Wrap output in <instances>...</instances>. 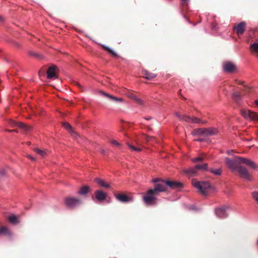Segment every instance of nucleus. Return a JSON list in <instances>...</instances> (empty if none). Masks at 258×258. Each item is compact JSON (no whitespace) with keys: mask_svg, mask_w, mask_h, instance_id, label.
Wrapping results in <instances>:
<instances>
[{"mask_svg":"<svg viewBox=\"0 0 258 258\" xmlns=\"http://www.w3.org/2000/svg\"><path fill=\"white\" fill-rule=\"evenodd\" d=\"M152 182L155 183V186L154 188L152 189L158 195L159 192L166 191L167 186H168L172 189H177L180 188L182 186V183L179 182L163 180L159 178L153 179L152 180Z\"/></svg>","mask_w":258,"mask_h":258,"instance_id":"nucleus-1","label":"nucleus"},{"mask_svg":"<svg viewBox=\"0 0 258 258\" xmlns=\"http://www.w3.org/2000/svg\"><path fill=\"white\" fill-rule=\"evenodd\" d=\"M158 195L152 189L147 190L146 194L143 196V199L146 204L148 205H154L156 204Z\"/></svg>","mask_w":258,"mask_h":258,"instance_id":"nucleus-2","label":"nucleus"},{"mask_svg":"<svg viewBox=\"0 0 258 258\" xmlns=\"http://www.w3.org/2000/svg\"><path fill=\"white\" fill-rule=\"evenodd\" d=\"M175 115L176 117L181 120L185 121L189 123H206L207 121H202L200 118L195 116H189L186 114H181L178 112H176Z\"/></svg>","mask_w":258,"mask_h":258,"instance_id":"nucleus-3","label":"nucleus"},{"mask_svg":"<svg viewBox=\"0 0 258 258\" xmlns=\"http://www.w3.org/2000/svg\"><path fill=\"white\" fill-rule=\"evenodd\" d=\"M238 157H239L238 156L235 157L233 159H231L227 157L225 158V162L226 166L232 171H236L237 167L239 166V164H240V163Z\"/></svg>","mask_w":258,"mask_h":258,"instance_id":"nucleus-4","label":"nucleus"},{"mask_svg":"<svg viewBox=\"0 0 258 258\" xmlns=\"http://www.w3.org/2000/svg\"><path fill=\"white\" fill-rule=\"evenodd\" d=\"M195 186L199 189V191L203 195L207 194V190L211 187V184L209 182L198 181L194 183Z\"/></svg>","mask_w":258,"mask_h":258,"instance_id":"nucleus-5","label":"nucleus"},{"mask_svg":"<svg viewBox=\"0 0 258 258\" xmlns=\"http://www.w3.org/2000/svg\"><path fill=\"white\" fill-rule=\"evenodd\" d=\"M222 68L223 71L227 73L232 74L237 71L236 64L229 61H226L223 63Z\"/></svg>","mask_w":258,"mask_h":258,"instance_id":"nucleus-6","label":"nucleus"},{"mask_svg":"<svg viewBox=\"0 0 258 258\" xmlns=\"http://www.w3.org/2000/svg\"><path fill=\"white\" fill-rule=\"evenodd\" d=\"M107 197L106 192L102 190H96L94 192V196H92V199L95 203H101L106 199Z\"/></svg>","mask_w":258,"mask_h":258,"instance_id":"nucleus-7","label":"nucleus"},{"mask_svg":"<svg viewBox=\"0 0 258 258\" xmlns=\"http://www.w3.org/2000/svg\"><path fill=\"white\" fill-rule=\"evenodd\" d=\"M229 207L227 206H223L215 209V214L216 216L220 218H225L228 216L227 210Z\"/></svg>","mask_w":258,"mask_h":258,"instance_id":"nucleus-8","label":"nucleus"},{"mask_svg":"<svg viewBox=\"0 0 258 258\" xmlns=\"http://www.w3.org/2000/svg\"><path fill=\"white\" fill-rule=\"evenodd\" d=\"M236 171H237L240 176L246 180H249L251 179L250 173L246 168L242 166H239Z\"/></svg>","mask_w":258,"mask_h":258,"instance_id":"nucleus-9","label":"nucleus"},{"mask_svg":"<svg viewBox=\"0 0 258 258\" xmlns=\"http://www.w3.org/2000/svg\"><path fill=\"white\" fill-rule=\"evenodd\" d=\"M65 204L67 207L72 208L79 205L81 204V201L77 198H68L66 199Z\"/></svg>","mask_w":258,"mask_h":258,"instance_id":"nucleus-10","label":"nucleus"},{"mask_svg":"<svg viewBox=\"0 0 258 258\" xmlns=\"http://www.w3.org/2000/svg\"><path fill=\"white\" fill-rule=\"evenodd\" d=\"M241 114L245 118H249L253 120H258V113L251 110H242L241 111Z\"/></svg>","mask_w":258,"mask_h":258,"instance_id":"nucleus-11","label":"nucleus"},{"mask_svg":"<svg viewBox=\"0 0 258 258\" xmlns=\"http://www.w3.org/2000/svg\"><path fill=\"white\" fill-rule=\"evenodd\" d=\"M116 200L121 203H126L132 201V198L123 193H118L114 195Z\"/></svg>","mask_w":258,"mask_h":258,"instance_id":"nucleus-12","label":"nucleus"},{"mask_svg":"<svg viewBox=\"0 0 258 258\" xmlns=\"http://www.w3.org/2000/svg\"><path fill=\"white\" fill-rule=\"evenodd\" d=\"M246 28V23L241 22L234 27V30L238 35L243 34Z\"/></svg>","mask_w":258,"mask_h":258,"instance_id":"nucleus-13","label":"nucleus"},{"mask_svg":"<svg viewBox=\"0 0 258 258\" xmlns=\"http://www.w3.org/2000/svg\"><path fill=\"white\" fill-rule=\"evenodd\" d=\"M9 124L13 127L18 126L26 132L29 131L30 130L29 126L26 125L21 122H16L13 120H10L9 121Z\"/></svg>","mask_w":258,"mask_h":258,"instance_id":"nucleus-14","label":"nucleus"},{"mask_svg":"<svg viewBox=\"0 0 258 258\" xmlns=\"http://www.w3.org/2000/svg\"><path fill=\"white\" fill-rule=\"evenodd\" d=\"M217 133V130L214 127L203 128V136H213L216 135Z\"/></svg>","mask_w":258,"mask_h":258,"instance_id":"nucleus-15","label":"nucleus"},{"mask_svg":"<svg viewBox=\"0 0 258 258\" xmlns=\"http://www.w3.org/2000/svg\"><path fill=\"white\" fill-rule=\"evenodd\" d=\"M238 159L239 160L240 164L243 163L248 166L249 167H251L252 169H255L256 168V165L255 163L251 160H250L246 158H241L240 157H238Z\"/></svg>","mask_w":258,"mask_h":258,"instance_id":"nucleus-16","label":"nucleus"},{"mask_svg":"<svg viewBox=\"0 0 258 258\" xmlns=\"http://www.w3.org/2000/svg\"><path fill=\"white\" fill-rule=\"evenodd\" d=\"M238 159L239 160L240 164L243 163L248 166L249 167H251L252 169H255L256 168V165L255 163L251 160H250L246 158H241L240 157H238Z\"/></svg>","mask_w":258,"mask_h":258,"instance_id":"nucleus-17","label":"nucleus"},{"mask_svg":"<svg viewBox=\"0 0 258 258\" xmlns=\"http://www.w3.org/2000/svg\"><path fill=\"white\" fill-rule=\"evenodd\" d=\"M56 67L55 66H50L47 71V77L48 79H52L53 78H56Z\"/></svg>","mask_w":258,"mask_h":258,"instance_id":"nucleus-18","label":"nucleus"},{"mask_svg":"<svg viewBox=\"0 0 258 258\" xmlns=\"http://www.w3.org/2000/svg\"><path fill=\"white\" fill-rule=\"evenodd\" d=\"M127 96L130 98L134 100L137 103L141 105L144 104L143 101L140 98H139L138 96H137L134 93V92H132L128 93Z\"/></svg>","mask_w":258,"mask_h":258,"instance_id":"nucleus-19","label":"nucleus"},{"mask_svg":"<svg viewBox=\"0 0 258 258\" xmlns=\"http://www.w3.org/2000/svg\"><path fill=\"white\" fill-rule=\"evenodd\" d=\"M142 74H143V77L144 78H145L146 79H147V80H149L155 78L157 76V75L156 74H154V73H153L151 72H149V71H148L146 70H143Z\"/></svg>","mask_w":258,"mask_h":258,"instance_id":"nucleus-20","label":"nucleus"},{"mask_svg":"<svg viewBox=\"0 0 258 258\" xmlns=\"http://www.w3.org/2000/svg\"><path fill=\"white\" fill-rule=\"evenodd\" d=\"M184 172L190 176H193L197 175L198 170L197 168H196V166H195V167H191L189 168V169L184 170Z\"/></svg>","mask_w":258,"mask_h":258,"instance_id":"nucleus-21","label":"nucleus"},{"mask_svg":"<svg viewBox=\"0 0 258 258\" xmlns=\"http://www.w3.org/2000/svg\"><path fill=\"white\" fill-rule=\"evenodd\" d=\"M242 95L239 92H234L232 94V98L233 100L238 104H240Z\"/></svg>","mask_w":258,"mask_h":258,"instance_id":"nucleus-22","label":"nucleus"},{"mask_svg":"<svg viewBox=\"0 0 258 258\" xmlns=\"http://www.w3.org/2000/svg\"><path fill=\"white\" fill-rule=\"evenodd\" d=\"M203 157H198L191 159V161L194 163L197 162H202L204 159H208L209 157L206 154H202Z\"/></svg>","mask_w":258,"mask_h":258,"instance_id":"nucleus-23","label":"nucleus"},{"mask_svg":"<svg viewBox=\"0 0 258 258\" xmlns=\"http://www.w3.org/2000/svg\"><path fill=\"white\" fill-rule=\"evenodd\" d=\"M63 125L67 130L71 132V133L72 134V136H73L74 137H76V136H78V135L76 133L72 131V126L69 123L64 122Z\"/></svg>","mask_w":258,"mask_h":258,"instance_id":"nucleus-24","label":"nucleus"},{"mask_svg":"<svg viewBox=\"0 0 258 258\" xmlns=\"http://www.w3.org/2000/svg\"><path fill=\"white\" fill-rule=\"evenodd\" d=\"M89 190V187L88 186H82L78 191V194L81 195H87Z\"/></svg>","mask_w":258,"mask_h":258,"instance_id":"nucleus-25","label":"nucleus"},{"mask_svg":"<svg viewBox=\"0 0 258 258\" xmlns=\"http://www.w3.org/2000/svg\"><path fill=\"white\" fill-rule=\"evenodd\" d=\"M250 50L251 53H258V43L254 42L251 44L250 46Z\"/></svg>","mask_w":258,"mask_h":258,"instance_id":"nucleus-26","label":"nucleus"},{"mask_svg":"<svg viewBox=\"0 0 258 258\" xmlns=\"http://www.w3.org/2000/svg\"><path fill=\"white\" fill-rule=\"evenodd\" d=\"M33 150L36 153L42 157H44L46 155V153L45 150H42L37 148H35Z\"/></svg>","mask_w":258,"mask_h":258,"instance_id":"nucleus-27","label":"nucleus"},{"mask_svg":"<svg viewBox=\"0 0 258 258\" xmlns=\"http://www.w3.org/2000/svg\"><path fill=\"white\" fill-rule=\"evenodd\" d=\"M95 180L96 182L102 187H108L110 186L108 183H105L103 180L100 178H96Z\"/></svg>","mask_w":258,"mask_h":258,"instance_id":"nucleus-28","label":"nucleus"},{"mask_svg":"<svg viewBox=\"0 0 258 258\" xmlns=\"http://www.w3.org/2000/svg\"><path fill=\"white\" fill-rule=\"evenodd\" d=\"M197 170H203L207 171L208 170V164L207 163H205L203 164H198L196 165Z\"/></svg>","mask_w":258,"mask_h":258,"instance_id":"nucleus-29","label":"nucleus"},{"mask_svg":"<svg viewBox=\"0 0 258 258\" xmlns=\"http://www.w3.org/2000/svg\"><path fill=\"white\" fill-rule=\"evenodd\" d=\"M209 171L215 175H220L222 173V169L221 168L218 169H213L211 168Z\"/></svg>","mask_w":258,"mask_h":258,"instance_id":"nucleus-30","label":"nucleus"},{"mask_svg":"<svg viewBox=\"0 0 258 258\" xmlns=\"http://www.w3.org/2000/svg\"><path fill=\"white\" fill-rule=\"evenodd\" d=\"M192 135L194 136H203V128H197L192 131Z\"/></svg>","mask_w":258,"mask_h":258,"instance_id":"nucleus-31","label":"nucleus"},{"mask_svg":"<svg viewBox=\"0 0 258 258\" xmlns=\"http://www.w3.org/2000/svg\"><path fill=\"white\" fill-rule=\"evenodd\" d=\"M98 94L105 98H109L111 100H113V96L112 95H109V94H107V93H105L102 91H99L98 92Z\"/></svg>","mask_w":258,"mask_h":258,"instance_id":"nucleus-32","label":"nucleus"},{"mask_svg":"<svg viewBox=\"0 0 258 258\" xmlns=\"http://www.w3.org/2000/svg\"><path fill=\"white\" fill-rule=\"evenodd\" d=\"M9 220L10 222L12 224H16L18 222L17 217L14 215H11L9 217Z\"/></svg>","mask_w":258,"mask_h":258,"instance_id":"nucleus-33","label":"nucleus"},{"mask_svg":"<svg viewBox=\"0 0 258 258\" xmlns=\"http://www.w3.org/2000/svg\"><path fill=\"white\" fill-rule=\"evenodd\" d=\"M0 234H6L9 235L11 234L9 229L6 227H2L0 228Z\"/></svg>","mask_w":258,"mask_h":258,"instance_id":"nucleus-34","label":"nucleus"},{"mask_svg":"<svg viewBox=\"0 0 258 258\" xmlns=\"http://www.w3.org/2000/svg\"><path fill=\"white\" fill-rule=\"evenodd\" d=\"M143 139L145 140H146L147 142H154L155 140V139L154 137H152V136H149L147 135H144Z\"/></svg>","mask_w":258,"mask_h":258,"instance_id":"nucleus-35","label":"nucleus"},{"mask_svg":"<svg viewBox=\"0 0 258 258\" xmlns=\"http://www.w3.org/2000/svg\"><path fill=\"white\" fill-rule=\"evenodd\" d=\"M127 145L128 147L133 151H137V152L141 151V149L140 148L136 147L135 146H134L133 145H132L131 143H127Z\"/></svg>","mask_w":258,"mask_h":258,"instance_id":"nucleus-36","label":"nucleus"},{"mask_svg":"<svg viewBox=\"0 0 258 258\" xmlns=\"http://www.w3.org/2000/svg\"><path fill=\"white\" fill-rule=\"evenodd\" d=\"M103 48L106 50L109 53H110L111 54H113V50H112L110 48L108 47L107 46H105L104 45H102Z\"/></svg>","mask_w":258,"mask_h":258,"instance_id":"nucleus-37","label":"nucleus"},{"mask_svg":"<svg viewBox=\"0 0 258 258\" xmlns=\"http://www.w3.org/2000/svg\"><path fill=\"white\" fill-rule=\"evenodd\" d=\"M252 197L254 200L258 203V191L252 193Z\"/></svg>","mask_w":258,"mask_h":258,"instance_id":"nucleus-38","label":"nucleus"},{"mask_svg":"<svg viewBox=\"0 0 258 258\" xmlns=\"http://www.w3.org/2000/svg\"><path fill=\"white\" fill-rule=\"evenodd\" d=\"M115 101L116 102H122V98H117L116 97L114 96V101Z\"/></svg>","mask_w":258,"mask_h":258,"instance_id":"nucleus-39","label":"nucleus"},{"mask_svg":"<svg viewBox=\"0 0 258 258\" xmlns=\"http://www.w3.org/2000/svg\"><path fill=\"white\" fill-rule=\"evenodd\" d=\"M183 5H187L188 4V0H180Z\"/></svg>","mask_w":258,"mask_h":258,"instance_id":"nucleus-40","label":"nucleus"},{"mask_svg":"<svg viewBox=\"0 0 258 258\" xmlns=\"http://www.w3.org/2000/svg\"><path fill=\"white\" fill-rule=\"evenodd\" d=\"M5 173H6V171L4 169H3L0 171V175L1 176L4 175L5 174Z\"/></svg>","mask_w":258,"mask_h":258,"instance_id":"nucleus-41","label":"nucleus"},{"mask_svg":"<svg viewBox=\"0 0 258 258\" xmlns=\"http://www.w3.org/2000/svg\"><path fill=\"white\" fill-rule=\"evenodd\" d=\"M29 159H30L32 161H35L36 159L35 158L32 157V156L30 155H28L27 156Z\"/></svg>","mask_w":258,"mask_h":258,"instance_id":"nucleus-42","label":"nucleus"},{"mask_svg":"<svg viewBox=\"0 0 258 258\" xmlns=\"http://www.w3.org/2000/svg\"><path fill=\"white\" fill-rule=\"evenodd\" d=\"M235 82L239 85H242L243 82L242 81H238L237 80H235Z\"/></svg>","mask_w":258,"mask_h":258,"instance_id":"nucleus-43","label":"nucleus"},{"mask_svg":"<svg viewBox=\"0 0 258 258\" xmlns=\"http://www.w3.org/2000/svg\"><path fill=\"white\" fill-rule=\"evenodd\" d=\"M113 143H114V146H119V143H118L117 142H116L114 140Z\"/></svg>","mask_w":258,"mask_h":258,"instance_id":"nucleus-44","label":"nucleus"},{"mask_svg":"<svg viewBox=\"0 0 258 258\" xmlns=\"http://www.w3.org/2000/svg\"><path fill=\"white\" fill-rule=\"evenodd\" d=\"M249 89V88L248 87H247V86H244V91H248V90Z\"/></svg>","mask_w":258,"mask_h":258,"instance_id":"nucleus-45","label":"nucleus"},{"mask_svg":"<svg viewBox=\"0 0 258 258\" xmlns=\"http://www.w3.org/2000/svg\"><path fill=\"white\" fill-rule=\"evenodd\" d=\"M196 141H199V142H202L203 141V139H196L195 140Z\"/></svg>","mask_w":258,"mask_h":258,"instance_id":"nucleus-46","label":"nucleus"},{"mask_svg":"<svg viewBox=\"0 0 258 258\" xmlns=\"http://www.w3.org/2000/svg\"><path fill=\"white\" fill-rule=\"evenodd\" d=\"M7 132H17V131H15V130H7Z\"/></svg>","mask_w":258,"mask_h":258,"instance_id":"nucleus-47","label":"nucleus"},{"mask_svg":"<svg viewBox=\"0 0 258 258\" xmlns=\"http://www.w3.org/2000/svg\"><path fill=\"white\" fill-rule=\"evenodd\" d=\"M4 20V19L2 16H0V21H3Z\"/></svg>","mask_w":258,"mask_h":258,"instance_id":"nucleus-48","label":"nucleus"},{"mask_svg":"<svg viewBox=\"0 0 258 258\" xmlns=\"http://www.w3.org/2000/svg\"><path fill=\"white\" fill-rule=\"evenodd\" d=\"M232 152V151H229H229H227V153L229 154H230V153L231 152Z\"/></svg>","mask_w":258,"mask_h":258,"instance_id":"nucleus-49","label":"nucleus"},{"mask_svg":"<svg viewBox=\"0 0 258 258\" xmlns=\"http://www.w3.org/2000/svg\"><path fill=\"white\" fill-rule=\"evenodd\" d=\"M31 55H33V56H36V54L34 53H31Z\"/></svg>","mask_w":258,"mask_h":258,"instance_id":"nucleus-50","label":"nucleus"},{"mask_svg":"<svg viewBox=\"0 0 258 258\" xmlns=\"http://www.w3.org/2000/svg\"><path fill=\"white\" fill-rule=\"evenodd\" d=\"M255 103L256 105H258V100H255Z\"/></svg>","mask_w":258,"mask_h":258,"instance_id":"nucleus-51","label":"nucleus"},{"mask_svg":"<svg viewBox=\"0 0 258 258\" xmlns=\"http://www.w3.org/2000/svg\"><path fill=\"white\" fill-rule=\"evenodd\" d=\"M113 55H114V56H115L116 55V54L114 52Z\"/></svg>","mask_w":258,"mask_h":258,"instance_id":"nucleus-52","label":"nucleus"}]
</instances>
